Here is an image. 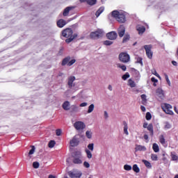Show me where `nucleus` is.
Returning a JSON list of instances; mask_svg holds the SVG:
<instances>
[{"mask_svg": "<svg viewBox=\"0 0 178 178\" xmlns=\"http://www.w3.org/2000/svg\"><path fill=\"white\" fill-rule=\"evenodd\" d=\"M164 127L165 129H166L167 130L169 129H172V124H170V123L168 122H165L164 123Z\"/></svg>", "mask_w": 178, "mask_h": 178, "instance_id": "nucleus-36", "label": "nucleus"}, {"mask_svg": "<svg viewBox=\"0 0 178 178\" xmlns=\"http://www.w3.org/2000/svg\"><path fill=\"white\" fill-rule=\"evenodd\" d=\"M147 130L150 131L151 136H154V127L152 126V124H149Z\"/></svg>", "mask_w": 178, "mask_h": 178, "instance_id": "nucleus-25", "label": "nucleus"}, {"mask_svg": "<svg viewBox=\"0 0 178 178\" xmlns=\"http://www.w3.org/2000/svg\"><path fill=\"white\" fill-rule=\"evenodd\" d=\"M118 67H120V69H122V70H123V72H126V70H127V67H126V65H122L120 64H118Z\"/></svg>", "mask_w": 178, "mask_h": 178, "instance_id": "nucleus-40", "label": "nucleus"}, {"mask_svg": "<svg viewBox=\"0 0 178 178\" xmlns=\"http://www.w3.org/2000/svg\"><path fill=\"white\" fill-rule=\"evenodd\" d=\"M165 77L168 86L170 87L172 86V83H170V80H169V76H168V74H165Z\"/></svg>", "mask_w": 178, "mask_h": 178, "instance_id": "nucleus-48", "label": "nucleus"}, {"mask_svg": "<svg viewBox=\"0 0 178 178\" xmlns=\"http://www.w3.org/2000/svg\"><path fill=\"white\" fill-rule=\"evenodd\" d=\"M140 109H141L142 112H145V106H141Z\"/></svg>", "mask_w": 178, "mask_h": 178, "instance_id": "nucleus-61", "label": "nucleus"}, {"mask_svg": "<svg viewBox=\"0 0 178 178\" xmlns=\"http://www.w3.org/2000/svg\"><path fill=\"white\" fill-rule=\"evenodd\" d=\"M130 40V35H125L123 38L122 42H127Z\"/></svg>", "mask_w": 178, "mask_h": 178, "instance_id": "nucleus-38", "label": "nucleus"}, {"mask_svg": "<svg viewBox=\"0 0 178 178\" xmlns=\"http://www.w3.org/2000/svg\"><path fill=\"white\" fill-rule=\"evenodd\" d=\"M148 126H149V124H148V123H147V122H145V123L143 124V127H144V129H147V128H148Z\"/></svg>", "mask_w": 178, "mask_h": 178, "instance_id": "nucleus-60", "label": "nucleus"}, {"mask_svg": "<svg viewBox=\"0 0 178 178\" xmlns=\"http://www.w3.org/2000/svg\"><path fill=\"white\" fill-rule=\"evenodd\" d=\"M130 77V74H129V72H126L125 74H124L122 76V80H127V79H129Z\"/></svg>", "mask_w": 178, "mask_h": 178, "instance_id": "nucleus-35", "label": "nucleus"}, {"mask_svg": "<svg viewBox=\"0 0 178 178\" xmlns=\"http://www.w3.org/2000/svg\"><path fill=\"white\" fill-rule=\"evenodd\" d=\"M74 127L76 130H83L86 128V124L83 122L78 121L74 124Z\"/></svg>", "mask_w": 178, "mask_h": 178, "instance_id": "nucleus-9", "label": "nucleus"}, {"mask_svg": "<svg viewBox=\"0 0 178 178\" xmlns=\"http://www.w3.org/2000/svg\"><path fill=\"white\" fill-rule=\"evenodd\" d=\"M57 26L59 27V29H62L66 26V21L63 19H60L57 21L56 22Z\"/></svg>", "mask_w": 178, "mask_h": 178, "instance_id": "nucleus-14", "label": "nucleus"}, {"mask_svg": "<svg viewBox=\"0 0 178 178\" xmlns=\"http://www.w3.org/2000/svg\"><path fill=\"white\" fill-rule=\"evenodd\" d=\"M70 109L71 112H74L75 113H76L79 111V106L76 104L72 105Z\"/></svg>", "mask_w": 178, "mask_h": 178, "instance_id": "nucleus-22", "label": "nucleus"}, {"mask_svg": "<svg viewBox=\"0 0 178 178\" xmlns=\"http://www.w3.org/2000/svg\"><path fill=\"white\" fill-rule=\"evenodd\" d=\"M137 63H140L141 66H143V58L141 57L137 58Z\"/></svg>", "mask_w": 178, "mask_h": 178, "instance_id": "nucleus-53", "label": "nucleus"}, {"mask_svg": "<svg viewBox=\"0 0 178 178\" xmlns=\"http://www.w3.org/2000/svg\"><path fill=\"white\" fill-rule=\"evenodd\" d=\"M86 2L88 5L92 6L97 3V0H86Z\"/></svg>", "mask_w": 178, "mask_h": 178, "instance_id": "nucleus-34", "label": "nucleus"}, {"mask_svg": "<svg viewBox=\"0 0 178 178\" xmlns=\"http://www.w3.org/2000/svg\"><path fill=\"white\" fill-rule=\"evenodd\" d=\"M62 35L65 38H69V37H72V35H73V30L70 28L64 29L62 32Z\"/></svg>", "mask_w": 178, "mask_h": 178, "instance_id": "nucleus-7", "label": "nucleus"}, {"mask_svg": "<svg viewBox=\"0 0 178 178\" xmlns=\"http://www.w3.org/2000/svg\"><path fill=\"white\" fill-rule=\"evenodd\" d=\"M140 97H141V99H142V104H145V102H147V95H142Z\"/></svg>", "mask_w": 178, "mask_h": 178, "instance_id": "nucleus-41", "label": "nucleus"}, {"mask_svg": "<svg viewBox=\"0 0 178 178\" xmlns=\"http://www.w3.org/2000/svg\"><path fill=\"white\" fill-rule=\"evenodd\" d=\"M88 149L89 151H94V143H90L88 145Z\"/></svg>", "mask_w": 178, "mask_h": 178, "instance_id": "nucleus-43", "label": "nucleus"}, {"mask_svg": "<svg viewBox=\"0 0 178 178\" xmlns=\"http://www.w3.org/2000/svg\"><path fill=\"white\" fill-rule=\"evenodd\" d=\"M172 64L173 65V66H177V62L173 60V61H172Z\"/></svg>", "mask_w": 178, "mask_h": 178, "instance_id": "nucleus-62", "label": "nucleus"}, {"mask_svg": "<svg viewBox=\"0 0 178 178\" xmlns=\"http://www.w3.org/2000/svg\"><path fill=\"white\" fill-rule=\"evenodd\" d=\"M31 149L29 151V155H33V154L35 152V146H31Z\"/></svg>", "mask_w": 178, "mask_h": 178, "instance_id": "nucleus-44", "label": "nucleus"}, {"mask_svg": "<svg viewBox=\"0 0 178 178\" xmlns=\"http://www.w3.org/2000/svg\"><path fill=\"white\" fill-rule=\"evenodd\" d=\"M105 8H104V7H100L98 10L96 12V17H99V16L101 15V13H102V12H104Z\"/></svg>", "mask_w": 178, "mask_h": 178, "instance_id": "nucleus-24", "label": "nucleus"}, {"mask_svg": "<svg viewBox=\"0 0 178 178\" xmlns=\"http://www.w3.org/2000/svg\"><path fill=\"white\" fill-rule=\"evenodd\" d=\"M122 124L124 126V133L126 136H129V126L127 125V122L126 121H123Z\"/></svg>", "mask_w": 178, "mask_h": 178, "instance_id": "nucleus-19", "label": "nucleus"}, {"mask_svg": "<svg viewBox=\"0 0 178 178\" xmlns=\"http://www.w3.org/2000/svg\"><path fill=\"white\" fill-rule=\"evenodd\" d=\"M70 60V56H67L62 61V66H65V65H67V63H69V61Z\"/></svg>", "mask_w": 178, "mask_h": 178, "instance_id": "nucleus-23", "label": "nucleus"}, {"mask_svg": "<svg viewBox=\"0 0 178 178\" xmlns=\"http://www.w3.org/2000/svg\"><path fill=\"white\" fill-rule=\"evenodd\" d=\"M74 63H76V59H72L68 62L67 66H72V65H74Z\"/></svg>", "mask_w": 178, "mask_h": 178, "instance_id": "nucleus-49", "label": "nucleus"}, {"mask_svg": "<svg viewBox=\"0 0 178 178\" xmlns=\"http://www.w3.org/2000/svg\"><path fill=\"white\" fill-rule=\"evenodd\" d=\"M112 44H113V42L110 41V40H106L104 42V45L109 46V45H112Z\"/></svg>", "mask_w": 178, "mask_h": 178, "instance_id": "nucleus-50", "label": "nucleus"}, {"mask_svg": "<svg viewBox=\"0 0 178 178\" xmlns=\"http://www.w3.org/2000/svg\"><path fill=\"white\" fill-rule=\"evenodd\" d=\"M81 172L80 171H70L68 172V175L71 178H81Z\"/></svg>", "mask_w": 178, "mask_h": 178, "instance_id": "nucleus-8", "label": "nucleus"}, {"mask_svg": "<svg viewBox=\"0 0 178 178\" xmlns=\"http://www.w3.org/2000/svg\"><path fill=\"white\" fill-rule=\"evenodd\" d=\"M104 31L102 29H97L96 31L90 33V38L93 40H98V38L104 37Z\"/></svg>", "mask_w": 178, "mask_h": 178, "instance_id": "nucleus-3", "label": "nucleus"}, {"mask_svg": "<svg viewBox=\"0 0 178 178\" xmlns=\"http://www.w3.org/2000/svg\"><path fill=\"white\" fill-rule=\"evenodd\" d=\"M70 144L71 147H77L79 145V138H77V136H74L70 140Z\"/></svg>", "mask_w": 178, "mask_h": 178, "instance_id": "nucleus-12", "label": "nucleus"}, {"mask_svg": "<svg viewBox=\"0 0 178 178\" xmlns=\"http://www.w3.org/2000/svg\"><path fill=\"white\" fill-rule=\"evenodd\" d=\"M72 163L74 165H81L83 163V154L81 151H75L72 155Z\"/></svg>", "mask_w": 178, "mask_h": 178, "instance_id": "nucleus-2", "label": "nucleus"}, {"mask_svg": "<svg viewBox=\"0 0 178 178\" xmlns=\"http://www.w3.org/2000/svg\"><path fill=\"white\" fill-rule=\"evenodd\" d=\"M174 109H175L176 113L178 114V109H177V108L176 106H175V107H174Z\"/></svg>", "mask_w": 178, "mask_h": 178, "instance_id": "nucleus-64", "label": "nucleus"}, {"mask_svg": "<svg viewBox=\"0 0 178 178\" xmlns=\"http://www.w3.org/2000/svg\"><path fill=\"white\" fill-rule=\"evenodd\" d=\"M152 118V116L151 115V113L147 112V113H146V119H147V120H151Z\"/></svg>", "mask_w": 178, "mask_h": 178, "instance_id": "nucleus-52", "label": "nucleus"}, {"mask_svg": "<svg viewBox=\"0 0 178 178\" xmlns=\"http://www.w3.org/2000/svg\"><path fill=\"white\" fill-rule=\"evenodd\" d=\"M151 159L152 161H158V156L156 154H152Z\"/></svg>", "mask_w": 178, "mask_h": 178, "instance_id": "nucleus-51", "label": "nucleus"}, {"mask_svg": "<svg viewBox=\"0 0 178 178\" xmlns=\"http://www.w3.org/2000/svg\"><path fill=\"white\" fill-rule=\"evenodd\" d=\"M94 108H95V106L94 105V104H90V105L88 106L87 113H92V111H94Z\"/></svg>", "mask_w": 178, "mask_h": 178, "instance_id": "nucleus-26", "label": "nucleus"}, {"mask_svg": "<svg viewBox=\"0 0 178 178\" xmlns=\"http://www.w3.org/2000/svg\"><path fill=\"white\" fill-rule=\"evenodd\" d=\"M136 30L138 32L139 35L144 34V33H145V26L138 25L136 26Z\"/></svg>", "mask_w": 178, "mask_h": 178, "instance_id": "nucleus-15", "label": "nucleus"}, {"mask_svg": "<svg viewBox=\"0 0 178 178\" xmlns=\"http://www.w3.org/2000/svg\"><path fill=\"white\" fill-rule=\"evenodd\" d=\"M86 152L87 158L88 159H91V158H92V153H91V151L88 149H86Z\"/></svg>", "mask_w": 178, "mask_h": 178, "instance_id": "nucleus-33", "label": "nucleus"}, {"mask_svg": "<svg viewBox=\"0 0 178 178\" xmlns=\"http://www.w3.org/2000/svg\"><path fill=\"white\" fill-rule=\"evenodd\" d=\"M132 169L134 172H136V173H140V168H138V165H137V164H134L132 167Z\"/></svg>", "mask_w": 178, "mask_h": 178, "instance_id": "nucleus-29", "label": "nucleus"}, {"mask_svg": "<svg viewBox=\"0 0 178 178\" xmlns=\"http://www.w3.org/2000/svg\"><path fill=\"white\" fill-rule=\"evenodd\" d=\"M87 105H88V103L87 102H83V103H81L79 106H81V108H84L86 106H87Z\"/></svg>", "mask_w": 178, "mask_h": 178, "instance_id": "nucleus-54", "label": "nucleus"}, {"mask_svg": "<svg viewBox=\"0 0 178 178\" xmlns=\"http://www.w3.org/2000/svg\"><path fill=\"white\" fill-rule=\"evenodd\" d=\"M142 162L144 163L146 167H147L148 169H151L152 168V165H151V163L147 160H143Z\"/></svg>", "mask_w": 178, "mask_h": 178, "instance_id": "nucleus-27", "label": "nucleus"}, {"mask_svg": "<svg viewBox=\"0 0 178 178\" xmlns=\"http://www.w3.org/2000/svg\"><path fill=\"white\" fill-rule=\"evenodd\" d=\"M86 136L87 138H91L92 137V132H91V131H87L86 132Z\"/></svg>", "mask_w": 178, "mask_h": 178, "instance_id": "nucleus-37", "label": "nucleus"}, {"mask_svg": "<svg viewBox=\"0 0 178 178\" xmlns=\"http://www.w3.org/2000/svg\"><path fill=\"white\" fill-rule=\"evenodd\" d=\"M108 90H109V91H113V88L112 87V85H108Z\"/></svg>", "mask_w": 178, "mask_h": 178, "instance_id": "nucleus-59", "label": "nucleus"}, {"mask_svg": "<svg viewBox=\"0 0 178 178\" xmlns=\"http://www.w3.org/2000/svg\"><path fill=\"white\" fill-rule=\"evenodd\" d=\"M106 37L108 40H116L118 38V33L115 31H111L106 34Z\"/></svg>", "mask_w": 178, "mask_h": 178, "instance_id": "nucleus-11", "label": "nucleus"}, {"mask_svg": "<svg viewBox=\"0 0 178 178\" xmlns=\"http://www.w3.org/2000/svg\"><path fill=\"white\" fill-rule=\"evenodd\" d=\"M33 167L35 168V169H38L40 168V163L37 162V161H35L33 163Z\"/></svg>", "mask_w": 178, "mask_h": 178, "instance_id": "nucleus-45", "label": "nucleus"}, {"mask_svg": "<svg viewBox=\"0 0 178 178\" xmlns=\"http://www.w3.org/2000/svg\"><path fill=\"white\" fill-rule=\"evenodd\" d=\"M76 80V76H70L68 77V81H67V86L69 88H72V87H74V81Z\"/></svg>", "mask_w": 178, "mask_h": 178, "instance_id": "nucleus-10", "label": "nucleus"}, {"mask_svg": "<svg viewBox=\"0 0 178 178\" xmlns=\"http://www.w3.org/2000/svg\"><path fill=\"white\" fill-rule=\"evenodd\" d=\"M145 140H148V135L145 134L144 135Z\"/></svg>", "mask_w": 178, "mask_h": 178, "instance_id": "nucleus-63", "label": "nucleus"}, {"mask_svg": "<svg viewBox=\"0 0 178 178\" xmlns=\"http://www.w3.org/2000/svg\"><path fill=\"white\" fill-rule=\"evenodd\" d=\"M111 16L114 17L119 23L126 22V15L123 11L114 10L111 13Z\"/></svg>", "mask_w": 178, "mask_h": 178, "instance_id": "nucleus-1", "label": "nucleus"}, {"mask_svg": "<svg viewBox=\"0 0 178 178\" xmlns=\"http://www.w3.org/2000/svg\"><path fill=\"white\" fill-rule=\"evenodd\" d=\"M56 136H60V134H62V130H60V129H57V130L56 131Z\"/></svg>", "mask_w": 178, "mask_h": 178, "instance_id": "nucleus-55", "label": "nucleus"}, {"mask_svg": "<svg viewBox=\"0 0 178 178\" xmlns=\"http://www.w3.org/2000/svg\"><path fill=\"white\" fill-rule=\"evenodd\" d=\"M161 108L163 112H165V113H166L167 115H173V111H172V105L169 104H163L161 106Z\"/></svg>", "mask_w": 178, "mask_h": 178, "instance_id": "nucleus-4", "label": "nucleus"}, {"mask_svg": "<svg viewBox=\"0 0 178 178\" xmlns=\"http://www.w3.org/2000/svg\"><path fill=\"white\" fill-rule=\"evenodd\" d=\"M152 74L161 79V76H159L158 72H156V69L152 70Z\"/></svg>", "mask_w": 178, "mask_h": 178, "instance_id": "nucleus-39", "label": "nucleus"}, {"mask_svg": "<svg viewBox=\"0 0 178 178\" xmlns=\"http://www.w3.org/2000/svg\"><path fill=\"white\" fill-rule=\"evenodd\" d=\"M119 59L122 63L130 62V56L127 53H121L119 55Z\"/></svg>", "mask_w": 178, "mask_h": 178, "instance_id": "nucleus-5", "label": "nucleus"}, {"mask_svg": "<svg viewBox=\"0 0 178 178\" xmlns=\"http://www.w3.org/2000/svg\"><path fill=\"white\" fill-rule=\"evenodd\" d=\"M104 116L105 119H108V118H109V115L108 114V112L104 111Z\"/></svg>", "mask_w": 178, "mask_h": 178, "instance_id": "nucleus-57", "label": "nucleus"}, {"mask_svg": "<svg viewBox=\"0 0 178 178\" xmlns=\"http://www.w3.org/2000/svg\"><path fill=\"white\" fill-rule=\"evenodd\" d=\"M62 107L64 111H70V102H69V101H65L63 104Z\"/></svg>", "mask_w": 178, "mask_h": 178, "instance_id": "nucleus-16", "label": "nucleus"}, {"mask_svg": "<svg viewBox=\"0 0 178 178\" xmlns=\"http://www.w3.org/2000/svg\"><path fill=\"white\" fill-rule=\"evenodd\" d=\"M77 37V33H74L73 34V35L70 36L69 38L65 40V42H67V44H70V42H72V41H73V40H74V38H76Z\"/></svg>", "mask_w": 178, "mask_h": 178, "instance_id": "nucleus-20", "label": "nucleus"}, {"mask_svg": "<svg viewBox=\"0 0 178 178\" xmlns=\"http://www.w3.org/2000/svg\"><path fill=\"white\" fill-rule=\"evenodd\" d=\"M171 157L172 161H178V156L175 152H171Z\"/></svg>", "mask_w": 178, "mask_h": 178, "instance_id": "nucleus-32", "label": "nucleus"}, {"mask_svg": "<svg viewBox=\"0 0 178 178\" xmlns=\"http://www.w3.org/2000/svg\"><path fill=\"white\" fill-rule=\"evenodd\" d=\"M136 151H147V147L145 146L136 145L135 147Z\"/></svg>", "mask_w": 178, "mask_h": 178, "instance_id": "nucleus-21", "label": "nucleus"}, {"mask_svg": "<svg viewBox=\"0 0 178 178\" xmlns=\"http://www.w3.org/2000/svg\"><path fill=\"white\" fill-rule=\"evenodd\" d=\"M151 80L152 83H158V79H155V77H152Z\"/></svg>", "mask_w": 178, "mask_h": 178, "instance_id": "nucleus-58", "label": "nucleus"}, {"mask_svg": "<svg viewBox=\"0 0 178 178\" xmlns=\"http://www.w3.org/2000/svg\"><path fill=\"white\" fill-rule=\"evenodd\" d=\"M72 9H74V6H68L65 8L63 13V16H67L69 15V12H70V10H72Z\"/></svg>", "mask_w": 178, "mask_h": 178, "instance_id": "nucleus-17", "label": "nucleus"}, {"mask_svg": "<svg viewBox=\"0 0 178 178\" xmlns=\"http://www.w3.org/2000/svg\"><path fill=\"white\" fill-rule=\"evenodd\" d=\"M124 33H126V29L123 25H121L120 28L118 29V35L122 38L123 35H124Z\"/></svg>", "mask_w": 178, "mask_h": 178, "instance_id": "nucleus-13", "label": "nucleus"}, {"mask_svg": "<svg viewBox=\"0 0 178 178\" xmlns=\"http://www.w3.org/2000/svg\"><path fill=\"white\" fill-rule=\"evenodd\" d=\"M55 140H51L49 143V148H54V147H55Z\"/></svg>", "mask_w": 178, "mask_h": 178, "instance_id": "nucleus-42", "label": "nucleus"}, {"mask_svg": "<svg viewBox=\"0 0 178 178\" xmlns=\"http://www.w3.org/2000/svg\"><path fill=\"white\" fill-rule=\"evenodd\" d=\"M152 148L155 152H159V146L158 145V144L154 143Z\"/></svg>", "mask_w": 178, "mask_h": 178, "instance_id": "nucleus-30", "label": "nucleus"}, {"mask_svg": "<svg viewBox=\"0 0 178 178\" xmlns=\"http://www.w3.org/2000/svg\"><path fill=\"white\" fill-rule=\"evenodd\" d=\"M128 85L129 86V87H131V88H133L136 87V82H134V81H133L132 79H129Z\"/></svg>", "mask_w": 178, "mask_h": 178, "instance_id": "nucleus-28", "label": "nucleus"}, {"mask_svg": "<svg viewBox=\"0 0 178 178\" xmlns=\"http://www.w3.org/2000/svg\"><path fill=\"white\" fill-rule=\"evenodd\" d=\"M83 166L85 167V168H90V163H88V162H87V161H85L84 163H83Z\"/></svg>", "mask_w": 178, "mask_h": 178, "instance_id": "nucleus-56", "label": "nucleus"}, {"mask_svg": "<svg viewBox=\"0 0 178 178\" xmlns=\"http://www.w3.org/2000/svg\"><path fill=\"white\" fill-rule=\"evenodd\" d=\"M124 170L129 171V170H131L132 168H131V165L126 164L124 165Z\"/></svg>", "mask_w": 178, "mask_h": 178, "instance_id": "nucleus-47", "label": "nucleus"}, {"mask_svg": "<svg viewBox=\"0 0 178 178\" xmlns=\"http://www.w3.org/2000/svg\"><path fill=\"white\" fill-rule=\"evenodd\" d=\"M134 73H135V77H136L137 80H140V72L134 70Z\"/></svg>", "mask_w": 178, "mask_h": 178, "instance_id": "nucleus-46", "label": "nucleus"}, {"mask_svg": "<svg viewBox=\"0 0 178 178\" xmlns=\"http://www.w3.org/2000/svg\"><path fill=\"white\" fill-rule=\"evenodd\" d=\"M144 48L145 49L146 51V55L147 56V58H149V59H152V51H151V49H152V45H145Z\"/></svg>", "mask_w": 178, "mask_h": 178, "instance_id": "nucleus-6", "label": "nucleus"}, {"mask_svg": "<svg viewBox=\"0 0 178 178\" xmlns=\"http://www.w3.org/2000/svg\"><path fill=\"white\" fill-rule=\"evenodd\" d=\"M156 95H157V97L161 98V99H163V90H162V89H161V88H158L156 90Z\"/></svg>", "mask_w": 178, "mask_h": 178, "instance_id": "nucleus-18", "label": "nucleus"}, {"mask_svg": "<svg viewBox=\"0 0 178 178\" xmlns=\"http://www.w3.org/2000/svg\"><path fill=\"white\" fill-rule=\"evenodd\" d=\"M159 141L162 145H165L166 144V142L165 141V137H163V135H161L159 137Z\"/></svg>", "mask_w": 178, "mask_h": 178, "instance_id": "nucleus-31", "label": "nucleus"}]
</instances>
